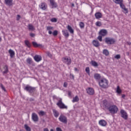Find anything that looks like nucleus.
Returning <instances> with one entry per match:
<instances>
[{
    "mask_svg": "<svg viewBox=\"0 0 131 131\" xmlns=\"http://www.w3.org/2000/svg\"><path fill=\"white\" fill-rule=\"evenodd\" d=\"M90 64H91V65L92 66H93L94 67H95V68H97V67H98V66H99L98 62H97L95 60H92Z\"/></svg>",
    "mask_w": 131,
    "mask_h": 131,
    "instance_id": "obj_25",
    "label": "nucleus"
},
{
    "mask_svg": "<svg viewBox=\"0 0 131 131\" xmlns=\"http://www.w3.org/2000/svg\"><path fill=\"white\" fill-rule=\"evenodd\" d=\"M97 39H98V40H99V41H103V38L102 37V36H101V35H99V36H98Z\"/></svg>",
    "mask_w": 131,
    "mask_h": 131,
    "instance_id": "obj_43",
    "label": "nucleus"
},
{
    "mask_svg": "<svg viewBox=\"0 0 131 131\" xmlns=\"http://www.w3.org/2000/svg\"><path fill=\"white\" fill-rule=\"evenodd\" d=\"M51 22L56 23L58 21V19L56 18H52L50 19Z\"/></svg>",
    "mask_w": 131,
    "mask_h": 131,
    "instance_id": "obj_40",
    "label": "nucleus"
},
{
    "mask_svg": "<svg viewBox=\"0 0 131 131\" xmlns=\"http://www.w3.org/2000/svg\"><path fill=\"white\" fill-rule=\"evenodd\" d=\"M104 41L105 43H106V45H108V46H111V45H114L116 41L114 38L106 37L104 39Z\"/></svg>",
    "mask_w": 131,
    "mask_h": 131,
    "instance_id": "obj_5",
    "label": "nucleus"
},
{
    "mask_svg": "<svg viewBox=\"0 0 131 131\" xmlns=\"http://www.w3.org/2000/svg\"><path fill=\"white\" fill-rule=\"evenodd\" d=\"M58 119L59 121H60V122H62V123L66 124L68 122L67 117L63 115H60Z\"/></svg>",
    "mask_w": 131,
    "mask_h": 131,
    "instance_id": "obj_7",
    "label": "nucleus"
},
{
    "mask_svg": "<svg viewBox=\"0 0 131 131\" xmlns=\"http://www.w3.org/2000/svg\"><path fill=\"white\" fill-rule=\"evenodd\" d=\"M34 59L36 62H40V61L42 60L41 56L40 55H36L34 57Z\"/></svg>",
    "mask_w": 131,
    "mask_h": 131,
    "instance_id": "obj_16",
    "label": "nucleus"
},
{
    "mask_svg": "<svg viewBox=\"0 0 131 131\" xmlns=\"http://www.w3.org/2000/svg\"><path fill=\"white\" fill-rule=\"evenodd\" d=\"M4 69L5 71L3 72V74H7L9 72V67H8V65H5Z\"/></svg>",
    "mask_w": 131,
    "mask_h": 131,
    "instance_id": "obj_26",
    "label": "nucleus"
},
{
    "mask_svg": "<svg viewBox=\"0 0 131 131\" xmlns=\"http://www.w3.org/2000/svg\"><path fill=\"white\" fill-rule=\"evenodd\" d=\"M92 43L94 47H96V48H98V47H100V42L99 41L96 40H93L92 41Z\"/></svg>",
    "mask_w": 131,
    "mask_h": 131,
    "instance_id": "obj_19",
    "label": "nucleus"
},
{
    "mask_svg": "<svg viewBox=\"0 0 131 131\" xmlns=\"http://www.w3.org/2000/svg\"><path fill=\"white\" fill-rule=\"evenodd\" d=\"M111 114H116L118 112V107L116 105H112L107 108Z\"/></svg>",
    "mask_w": 131,
    "mask_h": 131,
    "instance_id": "obj_3",
    "label": "nucleus"
},
{
    "mask_svg": "<svg viewBox=\"0 0 131 131\" xmlns=\"http://www.w3.org/2000/svg\"><path fill=\"white\" fill-rule=\"evenodd\" d=\"M113 2L116 5H119L120 3H123V0H113Z\"/></svg>",
    "mask_w": 131,
    "mask_h": 131,
    "instance_id": "obj_32",
    "label": "nucleus"
},
{
    "mask_svg": "<svg viewBox=\"0 0 131 131\" xmlns=\"http://www.w3.org/2000/svg\"><path fill=\"white\" fill-rule=\"evenodd\" d=\"M32 45L35 48H38V47H42L41 44H38L36 42H32Z\"/></svg>",
    "mask_w": 131,
    "mask_h": 131,
    "instance_id": "obj_30",
    "label": "nucleus"
},
{
    "mask_svg": "<svg viewBox=\"0 0 131 131\" xmlns=\"http://www.w3.org/2000/svg\"><path fill=\"white\" fill-rule=\"evenodd\" d=\"M5 3L7 6H9V7L13 6V0H5Z\"/></svg>",
    "mask_w": 131,
    "mask_h": 131,
    "instance_id": "obj_18",
    "label": "nucleus"
},
{
    "mask_svg": "<svg viewBox=\"0 0 131 131\" xmlns=\"http://www.w3.org/2000/svg\"><path fill=\"white\" fill-rule=\"evenodd\" d=\"M72 6L73 7H74V4L72 3Z\"/></svg>",
    "mask_w": 131,
    "mask_h": 131,
    "instance_id": "obj_56",
    "label": "nucleus"
},
{
    "mask_svg": "<svg viewBox=\"0 0 131 131\" xmlns=\"http://www.w3.org/2000/svg\"><path fill=\"white\" fill-rule=\"evenodd\" d=\"M68 85V84L67 83V82H65L63 84V86L64 88H67V86Z\"/></svg>",
    "mask_w": 131,
    "mask_h": 131,
    "instance_id": "obj_49",
    "label": "nucleus"
},
{
    "mask_svg": "<svg viewBox=\"0 0 131 131\" xmlns=\"http://www.w3.org/2000/svg\"><path fill=\"white\" fill-rule=\"evenodd\" d=\"M1 88L2 90H3V91H4V92H7V91L6 90V88H5V86H4V85L3 84H1Z\"/></svg>",
    "mask_w": 131,
    "mask_h": 131,
    "instance_id": "obj_44",
    "label": "nucleus"
},
{
    "mask_svg": "<svg viewBox=\"0 0 131 131\" xmlns=\"http://www.w3.org/2000/svg\"><path fill=\"white\" fill-rule=\"evenodd\" d=\"M79 25L80 28H84V23H83V22H80Z\"/></svg>",
    "mask_w": 131,
    "mask_h": 131,
    "instance_id": "obj_39",
    "label": "nucleus"
},
{
    "mask_svg": "<svg viewBox=\"0 0 131 131\" xmlns=\"http://www.w3.org/2000/svg\"><path fill=\"white\" fill-rule=\"evenodd\" d=\"M85 72L86 73H88V75H90V68L87 67L85 68Z\"/></svg>",
    "mask_w": 131,
    "mask_h": 131,
    "instance_id": "obj_41",
    "label": "nucleus"
},
{
    "mask_svg": "<svg viewBox=\"0 0 131 131\" xmlns=\"http://www.w3.org/2000/svg\"><path fill=\"white\" fill-rule=\"evenodd\" d=\"M62 61L63 63L67 64V65H70V64H71V58L67 56L63 57L62 58Z\"/></svg>",
    "mask_w": 131,
    "mask_h": 131,
    "instance_id": "obj_6",
    "label": "nucleus"
},
{
    "mask_svg": "<svg viewBox=\"0 0 131 131\" xmlns=\"http://www.w3.org/2000/svg\"><path fill=\"white\" fill-rule=\"evenodd\" d=\"M54 29V27L52 26H48L47 27V30L48 31L49 34H52L53 32H52L51 30H53Z\"/></svg>",
    "mask_w": 131,
    "mask_h": 131,
    "instance_id": "obj_23",
    "label": "nucleus"
},
{
    "mask_svg": "<svg viewBox=\"0 0 131 131\" xmlns=\"http://www.w3.org/2000/svg\"><path fill=\"white\" fill-rule=\"evenodd\" d=\"M96 26H102V23H101V21H97L96 23Z\"/></svg>",
    "mask_w": 131,
    "mask_h": 131,
    "instance_id": "obj_42",
    "label": "nucleus"
},
{
    "mask_svg": "<svg viewBox=\"0 0 131 131\" xmlns=\"http://www.w3.org/2000/svg\"><path fill=\"white\" fill-rule=\"evenodd\" d=\"M122 98H124V97H125V95H123L122 96Z\"/></svg>",
    "mask_w": 131,
    "mask_h": 131,
    "instance_id": "obj_57",
    "label": "nucleus"
},
{
    "mask_svg": "<svg viewBox=\"0 0 131 131\" xmlns=\"http://www.w3.org/2000/svg\"><path fill=\"white\" fill-rule=\"evenodd\" d=\"M78 101H79V98H78V96H76L75 97L73 98V100H72L73 103L78 102Z\"/></svg>",
    "mask_w": 131,
    "mask_h": 131,
    "instance_id": "obj_31",
    "label": "nucleus"
},
{
    "mask_svg": "<svg viewBox=\"0 0 131 131\" xmlns=\"http://www.w3.org/2000/svg\"><path fill=\"white\" fill-rule=\"evenodd\" d=\"M107 33H108V32L106 30H105V29L101 30L99 31V34H100V35H101L102 36H106V35H107Z\"/></svg>",
    "mask_w": 131,
    "mask_h": 131,
    "instance_id": "obj_13",
    "label": "nucleus"
},
{
    "mask_svg": "<svg viewBox=\"0 0 131 131\" xmlns=\"http://www.w3.org/2000/svg\"><path fill=\"white\" fill-rule=\"evenodd\" d=\"M50 131H54V129H51Z\"/></svg>",
    "mask_w": 131,
    "mask_h": 131,
    "instance_id": "obj_58",
    "label": "nucleus"
},
{
    "mask_svg": "<svg viewBox=\"0 0 131 131\" xmlns=\"http://www.w3.org/2000/svg\"><path fill=\"white\" fill-rule=\"evenodd\" d=\"M39 8H40V9H41L43 11H46V10L48 9V5H47V4H46V3L43 2L39 5Z\"/></svg>",
    "mask_w": 131,
    "mask_h": 131,
    "instance_id": "obj_11",
    "label": "nucleus"
},
{
    "mask_svg": "<svg viewBox=\"0 0 131 131\" xmlns=\"http://www.w3.org/2000/svg\"><path fill=\"white\" fill-rule=\"evenodd\" d=\"M103 54L105 55V56H109V51L107 49H104L103 50Z\"/></svg>",
    "mask_w": 131,
    "mask_h": 131,
    "instance_id": "obj_33",
    "label": "nucleus"
},
{
    "mask_svg": "<svg viewBox=\"0 0 131 131\" xmlns=\"http://www.w3.org/2000/svg\"><path fill=\"white\" fill-rule=\"evenodd\" d=\"M68 96L69 97H71V91L68 92Z\"/></svg>",
    "mask_w": 131,
    "mask_h": 131,
    "instance_id": "obj_52",
    "label": "nucleus"
},
{
    "mask_svg": "<svg viewBox=\"0 0 131 131\" xmlns=\"http://www.w3.org/2000/svg\"><path fill=\"white\" fill-rule=\"evenodd\" d=\"M38 116L36 113H33L32 114V120L34 121V122H37L38 121Z\"/></svg>",
    "mask_w": 131,
    "mask_h": 131,
    "instance_id": "obj_10",
    "label": "nucleus"
},
{
    "mask_svg": "<svg viewBox=\"0 0 131 131\" xmlns=\"http://www.w3.org/2000/svg\"><path fill=\"white\" fill-rule=\"evenodd\" d=\"M70 78H72V79H74V75H73V74H70Z\"/></svg>",
    "mask_w": 131,
    "mask_h": 131,
    "instance_id": "obj_48",
    "label": "nucleus"
},
{
    "mask_svg": "<svg viewBox=\"0 0 131 131\" xmlns=\"http://www.w3.org/2000/svg\"><path fill=\"white\" fill-rule=\"evenodd\" d=\"M30 36L31 37H34V36H35V34L32 33H30Z\"/></svg>",
    "mask_w": 131,
    "mask_h": 131,
    "instance_id": "obj_50",
    "label": "nucleus"
},
{
    "mask_svg": "<svg viewBox=\"0 0 131 131\" xmlns=\"http://www.w3.org/2000/svg\"><path fill=\"white\" fill-rule=\"evenodd\" d=\"M67 28L68 30L69 31V32L70 33H71V34H74V30H73V29H72V27H71V26H70V25H68V26L67 27Z\"/></svg>",
    "mask_w": 131,
    "mask_h": 131,
    "instance_id": "obj_21",
    "label": "nucleus"
},
{
    "mask_svg": "<svg viewBox=\"0 0 131 131\" xmlns=\"http://www.w3.org/2000/svg\"><path fill=\"white\" fill-rule=\"evenodd\" d=\"M53 100H58V102L56 103L57 106L60 108V109H68V106L65 105L64 103L62 101V98H58L56 95L53 96Z\"/></svg>",
    "mask_w": 131,
    "mask_h": 131,
    "instance_id": "obj_1",
    "label": "nucleus"
},
{
    "mask_svg": "<svg viewBox=\"0 0 131 131\" xmlns=\"http://www.w3.org/2000/svg\"><path fill=\"white\" fill-rule=\"evenodd\" d=\"M26 61H27V63L28 64H29L30 65V64H31V63H32V59H31V58H29L27 59Z\"/></svg>",
    "mask_w": 131,
    "mask_h": 131,
    "instance_id": "obj_38",
    "label": "nucleus"
},
{
    "mask_svg": "<svg viewBox=\"0 0 131 131\" xmlns=\"http://www.w3.org/2000/svg\"><path fill=\"white\" fill-rule=\"evenodd\" d=\"M120 114H121V117H122V118L125 119V120H126V119L128 118V116L127 115V113L124 110H121Z\"/></svg>",
    "mask_w": 131,
    "mask_h": 131,
    "instance_id": "obj_9",
    "label": "nucleus"
},
{
    "mask_svg": "<svg viewBox=\"0 0 131 131\" xmlns=\"http://www.w3.org/2000/svg\"><path fill=\"white\" fill-rule=\"evenodd\" d=\"M94 77L96 80H100V79H101V75L98 73H95L94 75Z\"/></svg>",
    "mask_w": 131,
    "mask_h": 131,
    "instance_id": "obj_24",
    "label": "nucleus"
},
{
    "mask_svg": "<svg viewBox=\"0 0 131 131\" xmlns=\"http://www.w3.org/2000/svg\"><path fill=\"white\" fill-rule=\"evenodd\" d=\"M43 131H49L48 128H45L43 129Z\"/></svg>",
    "mask_w": 131,
    "mask_h": 131,
    "instance_id": "obj_53",
    "label": "nucleus"
},
{
    "mask_svg": "<svg viewBox=\"0 0 131 131\" xmlns=\"http://www.w3.org/2000/svg\"><path fill=\"white\" fill-rule=\"evenodd\" d=\"M30 102H32V101H34V99H33V98H30Z\"/></svg>",
    "mask_w": 131,
    "mask_h": 131,
    "instance_id": "obj_54",
    "label": "nucleus"
},
{
    "mask_svg": "<svg viewBox=\"0 0 131 131\" xmlns=\"http://www.w3.org/2000/svg\"><path fill=\"white\" fill-rule=\"evenodd\" d=\"M50 3L52 9H56L58 7V5L55 2V0H50Z\"/></svg>",
    "mask_w": 131,
    "mask_h": 131,
    "instance_id": "obj_12",
    "label": "nucleus"
},
{
    "mask_svg": "<svg viewBox=\"0 0 131 131\" xmlns=\"http://www.w3.org/2000/svg\"><path fill=\"white\" fill-rule=\"evenodd\" d=\"M20 19H21V16H20V15H17L16 17V20L19 21Z\"/></svg>",
    "mask_w": 131,
    "mask_h": 131,
    "instance_id": "obj_47",
    "label": "nucleus"
},
{
    "mask_svg": "<svg viewBox=\"0 0 131 131\" xmlns=\"http://www.w3.org/2000/svg\"><path fill=\"white\" fill-rule=\"evenodd\" d=\"M28 28L29 30H31L33 31V30H35V28H34V26L32 25V24H29L28 26Z\"/></svg>",
    "mask_w": 131,
    "mask_h": 131,
    "instance_id": "obj_29",
    "label": "nucleus"
},
{
    "mask_svg": "<svg viewBox=\"0 0 131 131\" xmlns=\"http://www.w3.org/2000/svg\"><path fill=\"white\" fill-rule=\"evenodd\" d=\"M25 43L27 46V47H28V48H30V47H31V45L30 44V42L28 40H26L25 41Z\"/></svg>",
    "mask_w": 131,
    "mask_h": 131,
    "instance_id": "obj_34",
    "label": "nucleus"
},
{
    "mask_svg": "<svg viewBox=\"0 0 131 131\" xmlns=\"http://www.w3.org/2000/svg\"><path fill=\"white\" fill-rule=\"evenodd\" d=\"M116 92L118 94H121L122 93L121 89H120V88L119 87V86H117Z\"/></svg>",
    "mask_w": 131,
    "mask_h": 131,
    "instance_id": "obj_37",
    "label": "nucleus"
},
{
    "mask_svg": "<svg viewBox=\"0 0 131 131\" xmlns=\"http://www.w3.org/2000/svg\"><path fill=\"white\" fill-rule=\"evenodd\" d=\"M25 128L27 131H31V128L27 124H25Z\"/></svg>",
    "mask_w": 131,
    "mask_h": 131,
    "instance_id": "obj_35",
    "label": "nucleus"
},
{
    "mask_svg": "<svg viewBox=\"0 0 131 131\" xmlns=\"http://www.w3.org/2000/svg\"><path fill=\"white\" fill-rule=\"evenodd\" d=\"M9 53L11 58H14L15 56V51L12 49H9Z\"/></svg>",
    "mask_w": 131,
    "mask_h": 131,
    "instance_id": "obj_27",
    "label": "nucleus"
},
{
    "mask_svg": "<svg viewBox=\"0 0 131 131\" xmlns=\"http://www.w3.org/2000/svg\"><path fill=\"white\" fill-rule=\"evenodd\" d=\"M56 131H62V129L60 127L56 128Z\"/></svg>",
    "mask_w": 131,
    "mask_h": 131,
    "instance_id": "obj_51",
    "label": "nucleus"
},
{
    "mask_svg": "<svg viewBox=\"0 0 131 131\" xmlns=\"http://www.w3.org/2000/svg\"><path fill=\"white\" fill-rule=\"evenodd\" d=\"M99 124L101 125V126H106V125H107V122H106L105 120H100L99 121Z\"/></svg>",
    "mask_w": 131,
    "mask_h": 131,
    "instance_id": "obj_17",
    "label": "nucleus"
},
{
    "mask_svg": "<svg viewBox=\"0 0 131 131\" xmlns=\"http://www.w3.org/2000/svg\"><path fill=\"white\" fill-rule=\"evenodd\" d=\"M53 113L54 115V117H56V118H58V117H59V112H57V110L53 109Z\"/></svg>",
    "mask_w": 131,
    "mask_h": 131,
    "instance_id": "obj_28",
    "label": "nucleus"
},
{
    "mask_svg": "<svg viewBox=\"0 0 131 131\" xmlns=\"http://www.w3.org/2000/svg\"><path fill=\"white\" fill-rule=\"evenodd\" d=\"M102 16L103 15L101 12H96L95 14V16L96 19H100V18H102Z\"/></svg>",
    "mask_w": 131,
    "mask_h": 131,
    "instance_id": "obj_22",
    "label": "nucleus"
},
{
    "mask_svg": "<svg viewBox=\"0 0 131 131\" xmlns=\"http://www.w3.org/2000/svg\"><path fill=\"white\" fill-rule=\"evenodd\" d=\"M103 106L106 108V109L108 110V108L110 107V103H109L107 100H104L102 102Z\"/></svg>",
    "mask_w": 131,
    "mask_h": 131,
    "instance_id": "obj_15",
    "label": "nucleus"
},
{
    "mask_svg": "<svg viewBox=\"0 0 131 131\" xmlns=\"http://www.w3.org/2000/svg\"><path fill=\"white\" fill-rule=\"evenodd\" d=\"M63 35H64V36L65 37H69V33L68 32V30H63L62 31Z\"/></svg>",
    "mask_w": 131,
    "mask_h": 131,
    "instance_id": "obj_20",
    "label": "nucleus"
},
{
    "mask_svg": "<svg viewBox=\"0 0 131 131\" xmlns=\"http://www.w3.org/2000/svg\"><path fill=\"white\" fill-rule=\"evenodd\" d=\"M24 90L25 91H26V92H28V93H29V94H33L34 93H35L36 88L29 85H27L25 87Z\"/></svg>",
    "mask_w": 131,
    "mask_h": 131,
    "instance_id": "obj_4",
    "label": "nucleus"
},
{
    "mask_svg": "<svg viewBox=\"0 0 131 131\" xmlns=\"http://www.w3.org/2000/svg\"><path fill=\"white\" fill-rule=\"evenodd\" d=\"M86 91L89 95H94V94H95V90H94V89L92 88H89L86 90Z\"/></svg>",
    "mask_w": 131,
    "mask_h": 131,
    "instance_id": "obj_14",
    "label": "nucleus"
},
{
    "mask_svg": "<svg viewBox=\"0 0 131 131\" xmlns=\"http://www.w3.org/2000/svg\"><path fill=\"white\" fill-rule=\"evenodd\" d=\"M120 7L121 9L123 10V12L124 14H127L128 13V9L127 8H125V5L123 4V2H121L120 4Z\"/></svg>",
    "mask_w": 131,
    "mask_h": 131,
    "instance_id": "obj_8",
    "label": "nucleus"
},
{
    "mask_svg": "<svg viewBox=\"0 0 131 131\" xmlns=\"http://www.w3.org/2000/svg\"><path fill=\"white\" fill-rule=\"evenodd\" d=\"M98 84L101 89H108L109 88V81L106 78H102L99 80Z\"/></svg>",
    "mask_w": 131,
    "mask_h": 131,
    "instance_id": "obj_2",
    "label": "nucleus"
},
{
    "mask_svg": "<svg viewBox=\"0 0 131 131\" xmlns=\"http://www.w3.org/2000/svg\"><path fill=\"white\" fill-rule=\"evenodd\" d=\"M0 41H2V38L0 37Z\"/></svg>",
    "mask_w": 131,
    "mask_h": 131,
    "instance_id": "obj_59",
    "label": "nucleus"
},
{
    "mask_svg": "<svg viewBox=\"0 0 131 131\" xmlns=\"http://www.w3.org/2000/svg\"><path fill=\"white\" fill-rule=\"evenodd\" d=\"M53 35H54V36H56V35H58V31H54V32H53Z\"/></svg>",
    "mask_w": 131,
    "mask_h": 131,
    "instance_id": "obj_45",
    "label": "nucleus"
},
{
    "mask_svg": "<svg viewBox=\"0 0 131 131\" xmlns=\"http://www.w3.org/2000/svg\"><path fill=\"white\" fill-rule=\"evenodd\" d=\"M74 70H75V71H76V72L78 71V69H77V68H74Z\"/></svg>",
    "mask_w": 131,
    "mask_h": 131,
    "instance_id": "obj_55",
    "label": "nucleus"
},
{
    "mask_svg": "<svg viewBox=\"0 0 131 131\" xmlns=\"http://www.w3.org/2000/svg\"><path fill=\"white\" fill-rule=\"evenodd\" d=\"M115 59H120V58H121L120 55H119V54L116 55L115 56Z\"/></svg>",
    "mask_w": 131,
    "mask_h": 131,
    "instance_id": "obj_46",
    "label": "nucleus"
},
{
    "mask_svg": "<svg viewBox=\"0 0 131 131\" xmlns=\"http://www.w3.org/2000/svg\"><path fill=\"white\" fill-rule=\"evenodd\" d=\"M38 115H39V116H43V115H46V112L41 111L38 113Z\"/></svg>",
    "mask_w": 131,
    "mask_h": 131,
    "instance_id": "obj_36",
    "label": "nucleus"
}]
</instances>
